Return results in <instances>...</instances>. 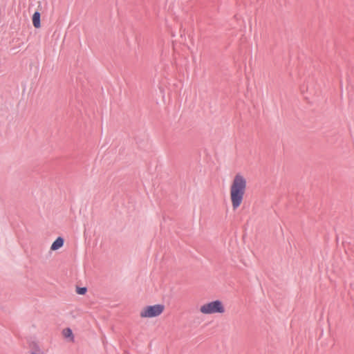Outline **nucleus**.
Wrapping results in <instances>:
<instances>
[{"mask_svg":"<svg viewBox=\"0 0 354 354\" xmlns=\"http://www.w3.org/2000/svg\"><path fill=\"white\" fill-rule=\"evenodd\" d=\"M246 189L247 179L245 176L240 172L236 173L230 186V197L234 210L238 209L242 204Z\"/></svg>","mask_w":354,"mask_h":354,"instance_id":"f257e3e1","label":"nucleus"},{"mask_svg":"<svg viewBox=\"0 0 354 354\" xmlns=\"http://www.w3.org/2000/svg\"><path fill=\"white\" fill-rule=\"evenodd\" d=\"M199 312L204 315H222L225 313V307L222 301L216 299L202 304L199 308Z\"/></svg>","mask_w":354,"mask_h":354,"instance_id":"f03ea898","label":"nucleus"},{"mask_svg":"<svg viewBox=\"0 0 354 354\" xmlns=\"http://www.w3.org/2000/svg\"><path fill=\"white\" fill-rule=\"evenodd\" d=\"M165 306L161 304L144 306L139 313L142 319H151L159 317L165 310Z\"/></svg>","mask_w":354,"mask_h":354,"instance_id":"7ed1b4c3","label":"nucleus"},{"mask_svg":"<svg viewBox=\"0 0 354 354\" xmlns=\"http://www.w3.org/2000/svg\"><path fill=\"white\" fill-rule=\"evenodd\" d=\"M86 292V288H80L77 290V292L79 294V295H84Z\"/></svg>","mask_w":354,"mask_h":354,"instance_id":"0eeeda50","label":"nucleus"},{"mask_svg":"<svg viewBox=\"0 0 354 354\" xmlns=\"http://www.w3.org/2000/svg\"><path fill=\"white\" fill-rule=\"evenodd\" d=\"M32 24L35 28H39L41 27L40 22V13L39 12H35L32 17Z\"/></svg>","mask_w":354,"mask_h":354,"instance_id":"39448f33","label":"nucleus"},{"mask_svg":"<svg viewBox=\"0 0 354 354\" xmlns=\"http://www.w3.org/2000/svg\"><path fill=\"white\" fill-rule=\"evenodd\" d=\"M62 333L65 338L69 339L71 342L74 341V336L73 332L71 329H70L69 328H64L62 330Z\"/></svg>","mask_w":354,"mask_h":354,"instance_id":"423d86ee","label":"nucleus"},{"mask_svg":"<svg viewBox=\"0 0 354 354\" xmlns=\"http://www.w3.org/2000/svg\"><path fill=\"white\" fill-rule=\"evenodd\" d=\"M64 245V239L62 237H58L51 245V250H57L61 248Z\"/></svg>","mask_w":354,"mask_h":354,"instance_id":"20e7f679","label":"nucleus"}]
</instances>
